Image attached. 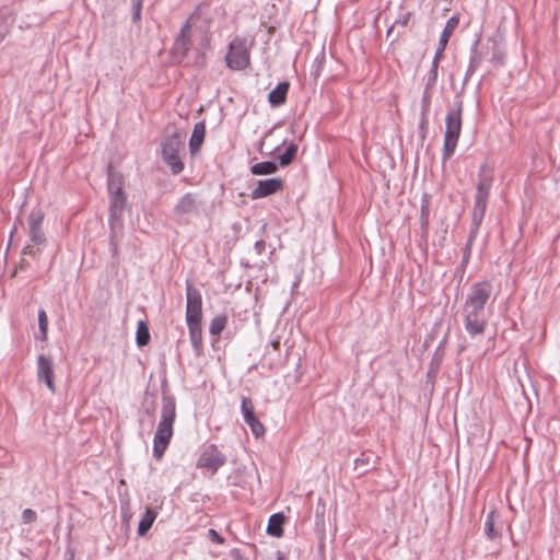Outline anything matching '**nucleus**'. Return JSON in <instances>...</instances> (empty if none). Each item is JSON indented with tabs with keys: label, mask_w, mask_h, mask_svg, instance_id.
<instances>
[{
	"label": "nucleus",
	"mask_w": 560,
	"mask_h": 560,
	"mask_svg": "<svg viewBox=\"0 0 560 560\" xmlns=\"http://www.w3.org/2000/svg\"><path fill=\"white\" fill-rule=\"evenodd\" d=\"M278 171V165L271 161L259 162L250 167L254 175H270Z\"/></svg>",
	"instance_id": "22"
},
{
	"label": "nucleus",
	"mask_w": 560,
	"mask_h": 560,
	"mask_svg": "<svg viewBox=\"0 0 560 560\" xmlns=\"http://www.w3.org/2000/svg\"><path fill=\"white\" fill-rule=\"evenodd\" d=\"M199 40L198 50L205 51L209 48V38L202 32H194L190 24L186 23L182 30L179 35L177 36L174 44V52L175 55H179L182 58L186 57L188 51L194 46L196 40Z\"/></svg>",
	"instance_id": "6"
},
{
	"label": "nucleus",
	"mask_w": 560,
	"mask_h": 560,
	"mask_svg": "<svg viewBox=\"0 0 560 560\" xmlns=\"http://www.w3.org/2000/svg\"><path fill=\"white\" fill-rule=\"evenodd\" d=\"M196 210V200L192 195L187 194L183 196L175 207V212L178 215H187Z\"/></svg>",
	"instance_id": "18"
},
{
	"label": "nucleus",
	"mask_w": 560,
	"mask_h": 560,
	"mask_svg": "<svg viewBox=\"0 0 560 560\" xmlns=\"http://www.w3.org/2000/svg\"><path fill=\"white\" fill-rule=\"evenodd\" d=\"M497 516L498 515H497L495 510H491L487 514L486 522H485V534L489 539H494L500 535L499 532L494 529V521H495Z\"/></svg>",
	"instance_id": "23"
},
{
	"label": "nucleus",
	"mask_w": 560,
	"mask_h": 560,
	"mask_svg": "<svg viewBox=\"0 0 560 560\" xmlns=\"http://www.w3.org/2000/svg\"><path fill=\"white\" fill-rule=\"evenodd\" d=\"M176 418V402L172 395L162 397L161 418L153 439V455L161 458L173 436V425Z\"/></svg>",
	"instance_id": "2"
},
{
	"label": "nucleus",
	"mask_w": 560,
	"mask_h": 560,
	"mask_svg": "<svg viewBox=\"0 0 560 560\" xmlns=\"http://www.w3.org/2000/svg\"><path fill=\"white\" fill-rule=\"evenodd\" d=\"M458 22H459V20L457 16H452L447 20V22L444 26V30L441 34L440 42H439V48L435 51L434 58H438L439 60L441 59L442 54L448 43V39H450L451 35L453 34V32L455 31V28L457 27Z\"/></svg>",
	"instance_id": "14"
},
{
	"label": "nucleus",
	"mask_w": 560,
	"mask_h": 560,
	"mask_svg": "<svg viewBox=\"0 0 560 560\" xmlns=\"http://www.w3.org/2000/svg\"><path fill=\"white\" fill-rule=\"evenodd\" d=\"M38 327L40 331V339L45 341L47 339L48 318L44 310L38 311Z\"/></svg>",
	"instance_id": "28"
},
{
	"label": "nucleus",
	"mask_w": 560,
	"mask_h": 560,
	"mask_svg": "<svg viewBox=\"0 0 560 560\" xmlns=\"http://www.w3.org/2000/svg\"><path fill=\"white\" fill-rule=\"evenodd\" d=\"M241 409H242V415H243L244 421L256 417L254 404L250 398H248V397L242 398Z\"/></svg>",
	"instance_id": "27"
},
{
	"label": "nucleus",
	"mask_w": 560,
	"mask_h": 560,
	"mask_svg": "<svg viewBox=\"0 0 560 560\" xmlns=\"http://www.w3.org/2000/svg\"><path fill=\"white\" fill-rule=\"evenodd\" d=\"M202 298L200 292L190 283L186 284V322L188 324H201Z\"/></svg>",
	"instance_id": "8"
},
{
	"label": "nucleus",
	"mask_w": 560,
	"mask_h": 560,
	"mask_svg": "<svg viewBox=\"0 0 560 560\" xmlns=\"http://www.w3.org/2000/svg\"><path fill=\"white\" fill-rule=\"evenodd\" d=\"M122 186V175L118 172H115L112 167H109L107 178L108 194H124Z\"/></svg>",
	"instance_id": "17"
},
{
	"label": "nucleus",
	"mask_w": 560,
	"mask_h": 560,
	"mask_svg": "<svg viewBox=\"0 0 560 560\" xmlns=\"http://www.w3.org/2000/svg\"><path fill=\"white\" fill-rule=\"evenodd\" d=\"M445 133L442 151L443 161H447L454 154L462 131V102L454 103L445 118Z\"/></svg>",
	"instance_id": "4"
},
{
	"label": "nucleus",
	"mask_w": 560,
	"mask_h": 560,
	"mask_svg": "<svg viewBox=\"0 0 560 560\" xmlns=\"http://www.w3.org/2000/svg\"><path fill=\"white\" fill-rule=\"evenodd\" d=\"M283 523L284 516L281 513L272 514L268 521L267 533L273 537H281L283 535Z\"/></svg>",
	"instance_id": "19"
},
{
	"label": "nucleus",
	"mask_w": 560,
	"mask_h": 560,
	"mask_svg": "<svg viewBox=\"0 0 560 560\" xmlns=\"http://www.w3.org/2000/svg\"><path fill=\"white\" fill-rule=\"evenodd\" d=\"M205 135H206L205 121H198L197 124H195L192 133H191V137L189 140V149L192 154L196 153L200 149V147L205 140Z\"/></svg>",
	"instance_id": "15"
},
{
	"label": "nucleus",
	"mask_w": 560,
	"mask_h": 560,
	"mask_svg": "<svg viewBox=\"0 0 560 560\" xmlns=\"http://www.w3.org/2000/svg\"><path fill=\"white\" fill-rule=\"evenodd\" d=\"M131 3H132V10H133L132 20L136 22V21H139L141 18V9H142L143 0H131Z\"/></svg>",
	"instance_id": "31"
},
{
	"label": "nucleus",
	"mask_w": 560,
	"mask_h": 560,
	"mask_svg": "<svg viewBox=\"0 0 560 560\" xmlns=\"http://www.w3.org/2000/svg\"><path fill=\"white\" fill-rule=\"evenodd\" d=\"M136 340L139 347L147 346L150 341L149 328L143 320H140L137 325Z\"/></svg>",
	"instance_id": "24"
},
{
	"label": "nucleus",
	"mask_w": 560,
	"mask_h": 560,
	"mask_svg": "<svg viewBox=\"0 0 560 560\" xmlns=\"http://www.w3.org/2000/svg\"><path fill=\"white\" fill-rule=\"evenodd\" d=\"M126 206L125 194H109V221L112 225L119 223Z\"/></svg>",
	"instance_id": "13"
},
{
	"label": "nucleus",
	"mask_w": 560,
	"mask_h": 560,
	"mask_svg": "<svg viewBox=\"0 0 560 560\" xmlns=\"http://www.w3.org/2000/svg\"><path fill=\"white\" fill-rule=\"evenodd\" d=\"M225 463L224 455L211 445L203 451L198 459V466L215 472Z\"/></svg>",
	"instance_id": "11"
},
{
	"label": "nucleus",
	"mask_w": 560,
	"mask_h": 560,
	"mask_svg": "<svg viewBox=\"0 0 560 560\" xmlns=\"http://www.w3.org/2000/svg\"><path fill=\"white\" fill-rule=\"evenodd\" d=\"M208 535L212 541H214L217 544L223 542V538L220 536V534L215 529H209Z\"/></svg>",
	"instance_id": "33"
},
{
	"label": "nucleus",
	"mask_w": 560,
	"mask_h": 560,
	"mask_svg": "<svg viewBox=\"0 0 560 560\" xmlns=\"http://www.w3.org/2000/svg\"><path fill=\"white\" fill-rule=\"evenodd\" d=\"M43 220L44 213L42 210H33L27 219L28 236L35 244H43L45 241V235L42 230Z\"/></svg>",
	"instance_id": "12"
},
{
	"label": "nucleus",
	"mask_w": 560,
	"mask_h": 560,
	"mask_svg": "<svg viewBox=\"0 0 560 560\" xmlns=\"http://www.w3.org/2000/svg\"><path fill=\"white\" fill-rule=\"evenodd\" d=\"M289 90L288 82H280L268 95V101L272 106H280L287 100Z\"/></svg>",
	"instance_id": "16"
},
{
	"label": "nucleus",
	"mask_w": 560,
	"mask_h": 560,
	"mask_svg": "<svg viewBox=\"0 0 560 560\" xmlns=\"http://www.w3.org/2000/svg\"><path fill=\"white\" fill-rule=\"evenodd\" d=\"M228 323L226 315H218L214 318H212L209 327V332L213 336L220 335L223 329L225 328Z\"/></svg>",
	"instance_id": "25"
},
{
	"label": "nucleus",
	"mask_w": 560,
	"mask_h": 560,
	"mask_svg": "<svg viewBox=\"0 0 560 560\" xmlns=\"http://www.w3.org/2000/svg\"><path fill=\"white\" fill-rule=\"evenodd\" d=\"M22 520L26 524L32 523L36 520V513L31 509H25L22 513Z\"/></svg>",
	"instance_id": "32"
},
{
	"label": "nucleus",
	"mask_w": 560,
	"mask_h": 560,
	"mask_svg": "<svg viewBox=\"0 0 560 560\" xmlns=\"http://www.w3.org/2000/svg\"><path fill=\"white\" fill-rule=\"evenodd\" d=\"M245 422L250 428L253 434L256 438L262 436L265 434V427L256 417L250 418Z\"/></svg>",
	"instance_id": "29"
},
{
	"label": "nucleus",
	"mask_w": 560,
	"mask_h": 560,
	"mask_svg": "<svg viewBox=\"0 0 560 560\" xmlns=\"http://www.w3.org/2000/svg\"><path fill=\"white\" fill-rule=\"evenodd\" d=\"M298 152V145L294 143H290L285 151L279 156L280 165L287 166L289 165L295 158Z\"/></svg>",
	"instance_id": "26"
},
{
	"label": "nucleus",
	"mask_w": 560,
	"mask_h": 560,
	"mask_svg": "<svg viewBox=\"0 0 560 560\" xmlns=\"http://www.w3.org/2000/svg\"><path fill=\"white\" fill-rule=\"evenodd\" d=\"M492 295V284L489 281L474 283L464 300L463 320L467 334L475 338L485 334L488 317L486 305Z\"/></svg>",
	"instance_id": "1"
},
{
	"label": "nucleus",
	"mask_w": 560,
	"mask_h": 560,
	"mask_svg": "<svg viewBox=\"0 0 560 560\" xmlns=\"http://www.w3.org/2000/svg\"><path fill=\"white\" fill-rule=\"evenodd\" d=\"M54 368V359L50 355L39 354L37 357V380L43 382L51 394L56 393Z\"/></svg>",
	"instance_id": "9"
},
{
	"label": "nucleus",
	"mask_w": 560,
	"mask_h": 560,
	"mask_svg": "<svg viewBox=\"0 0 560 560\" xmlns=\"http://www.w3.org/2000/svg\"><path fill=\"white\" fill-rule=\"evenodd\" d=\"M156 512L152 509H147L145 513L142 515L139 525H138V535L144 536L149 529L152 527L155 518H156Z\"/></svg>",
	"instance_id": "21"
},
{
	"label": "nucleus",
	"mask_w": 560,
	"mask_h": 560,
	"mask_svg": "<svg viewBox=\"0 0 560 560\" xmlns=\"http://www.w3.org/2000/svg\"><path fill=\"white\" fill-rule=\"evenodd\" d=\"M185 136L175 132L167 136L161 143L162 158L171 167L173 174H179L184 170L182 156L185 154Z\"/></svg>",
	"instance_id": "5"
},
{
	"label": "nucleus",
	"mask_w": 560,
	"mask_h": 560,
	"mask_svg": "<svg viewBox=\"0 0 560 560\" xmlns=\"http://www.w3.org/2000/svg\"><path fill=\"white\" fill-rule=\"evenodd\" d=\"M264 242H256L255 244V247L257 248L258 253L261 252V249L264 248Z\"/></svg>",
	"instance_id": "34"
},
{
	"label": "nucleus",
	"mask_w": 560,
	"mask_h": 560,
	"mask_svg": "<svg viewBox=\"0 0 560 560\" xmlns=\"http://www.w3.org/2000/svg\"><path fill=\"white\" fill-rule=\"evenodd\" d=\"M189 337L192 348L197 354L202 351V329L201 324H188Z\"/></svg>",
	"instance_id": "20"
},
{
	"label": "nucleus",
	"mask_w": 560,
	"mask_h": 560,
	"mask_svg": "<svg viewBox=\"0 0 560 560\" xmlns=\"http://www.w3.org/2000/svg\"><path fill=\"white\" fill-rule=\"evenodd\" d=\"M277 560H283V557L279 556Z\"/></svg>",
	"instance_id": "35"
},
{
	"label": "nucleus",
	"mask_w": 560,
	"mask_h": 560,
	"mask_svg": "<svg viewBox=\"0 0 560 560\" xmlns=\"http://www.w3.org/2000/svg\"><path fill=\"white\" fill-rule=\"evenodd\" d=\"M283 188V180L280 177L258 180L256 187L250 191L253 200L261 199L273 195Z\"/></svg>",
	"instance_id": "10"
},
{
	"label": "nucleus",
	"mask_w": 560,
	"mask_h": 560,
	"mask_svg": "<svg viewBox=\"0 0 560 560\" xmlns=\"http://www.w3.org/2000/svg\"><path fill=\"white\" fill-rule=\"evenodd\" d=\"M225 60L228 67L232 70L245 69L249 65V51L246 42L241 38L233 39Z\"/></svg>",
	"instance_id": "7"
},
{
	"label": "nucleus",
	"mask_w": 560,
	"mask_h": 560,
	"mask_svg": "<svg viewBox=\"0 0 560 560\" xmlns=\"http://www.w3.org/2000/svg\"><path fill=\"white\" fill-rule=\"evenodd\" d=\"M492 183L493 177L491 168L487 164H482L478 172V183L471 214L472 228L469 235V243H471L476 237L479 226L483 220Z\"/></svg>",
	"instance_id": "3"
},
{
	"label": "nucleus",
	"mask_w": 560,
	"mask_h": 560,
	"mask_svg": "<svg viewBox=\"0 0 560 560\" xmlns=\"http://www.w3.org/2000/svg\"><path fill=\"white\" fill-rule=\"evenodd\" d=\"M439 62L440 60L438 58H433L432 67L428 78V85H433L436 82Z\"/></svg>",
	"instance_id": "30"
}]
</instances>
